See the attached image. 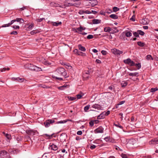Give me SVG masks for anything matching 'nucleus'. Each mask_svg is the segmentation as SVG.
<instances>
[{
    "mask_svg": "<svg viewBox=\"0 0 158 158\" xmlns=\"http://www.w3.org/2000/svg\"><path fill=\"white\" fill-rule=\"evenodd\" d=\"M56 74L59 76H63L66 78L67 76V72L65 69L62 68H59L57 69L56 71Z\"/></svg>",
    "mask_w": 158,
    "mask_h": 158,
    "instance_id": "obj_1",
    "label": "nucleus"
},
{
    "mask_svg": "<svg viewBox=\"0 0 158 158\" xmlns=\"http://www.w3.org/2000/svg\"><path fill=\"white\" fill-rule=\"evenodd\" d=\"M26 132L29 135L32 136L37 135L38 134V132L37 131L32 130H27Z\"/></svg>",
    "mask_w": 158,
    "mask_h": 158,
    "instance_id": "obj_2",
    "label": "nucleus"
},
{
    "mask_svg": "<svg viewBox=\"0 0 158 158\" xmlns=\"http://www.w3.org/2000/svg\"><path fill=\"white\" fill-rule=\"evenodd\" d=\"M123 62L125 64H127L131 66L135 65V63L130 58H128L126 60H124Z\"/></svg>",
    "mask_w": 158,
    "mask_h": 158,
    "instance_id": "obj_3",
    "label": "nucleus"
},
{
    "mask_svg": "<svg viewBox=\"0 0 158 158\" xmlns=\"http://www.w3.org/2000/svg\"><path fill=\"white\" fill-rule=\"evenodd\" d=\"M55 122V121L52 119H48L44 122V124L46 127H49L50 124H53Z\"/></svg>",
    "mask_w": 158,
    "mask_h": 158,
    "instance_id": "obj_4",
    "label": "nucleus"
},
{
    "mask_svg": "<svg viewBox=\"0 0 158 158\" xmlns=\"http://www.w3.org/2000/svg\"><path fill=\"white\" fill-rule=\"evenodd\" d=\"M140 23L143 25L148 24L149 22V20L147 18L142 19L140 21Z\"/></svg>",
    "mask_w": 158,
    "mask_h": 158,
    "instance_id": "obj_5",
    "label": "nucleus"
},
{
    "mask_svg": "<svg viewBox=\"0 0 158 158\" xmlns=\"http://www.w3.org/2000/svg\"><path fill=\"white\" fill-rule=\"evenodd\" d=\"M104 132V128L102 127H100L96 129L94 132L95 133H103Z\"/></svg>",
    "mask_w": 158,
    "mask_h": 158,
    "instance_id": "obj_6",
    "label": "nucleus"
},
{
    "mask_svg": "<svg viewBox=\"0 0 158 158\" xmlns=\"http://www.w3.org/2000/svg\"><path fill=\"white\" fill-rule=\"evenodd\" d=\"M111 52L115 55H119L123 53L122 51L119 50L116 48H114L111 50Z\"/></svg>",
    "mask_w": 158,
    "mask_h": 158,
    "instance_id": "obj_7",
    "label": "nucleus"
},
{
    "mask_svg": "<svg viewBox=\"0 0 158 158\" xmlns=\"http://www.w3.org/2000/svg\"><path fill=\"white\" fill-rule=\"evenodd\" d=\"M150 145L158 144V138H154L149 142Z\"/></svg>",
    "mask_w": 158,
    "mask_h": 158,
    "instance_id": "obj_8",
    "label": "nucleus"
},
{
    "mask_svg": "<svg viewBox=\"0 0 158 158\" xmlns=\"http://www.w3.org/2000/svg\"><path fill=\"white\" fill-rule=\"evenodd\" d=\"M34 23H29L25 25V27H27L26 29L27 30H31L34 27Z\"/></svg>",
    "mask_w": 158,
    "mask_h": 158,
    "instance_id": "obj_9",
    "label": "nucleus"
},
{
    "mask_svg": "<svg viewBox=\"0 0 158 158\" xmlns=\"http://www.w3.org/2000/svg\"><path fill=\"white\" fill-rule=\"evenodd\" d=\"M136 143V140L133 139L130 140L127 143L128 146H131L135 144Z\"/></svg>",
    "mask_w": 158,
    "mask_h": 158,
    "instance_id": "obj_10",
    "label": "nucleus"
},
{
    "mask_svg": "<svg viewBox=\"0 0 158 158\" xmlns=\"http://www.w3.org/2000/svg\"><path fill=\"white\" fill-rule=\"evenodd\" d=\"M104 139L107 142L113 143L115 142L114 140L110 136L106 137L104 138Z\"/></svg>",
    "mask_w": 158,
    "mask_h": 158,
    "instance_id": "obj_11",
    "label": "nucleus"
},
{
    "mask_svg": "<svg viewBox=\"0 0 158 158\" xmlns=\"http://www.w3.org/2000/svg\"><path fill=\"white\" fill-rule=\"evenodd\" d=\"M34 65L31 64H26L24 66V67L26 69H29L30 70H33L34 67Z\"/></svg>",
    "mask_w": 158,
    "mask_h": 158,
    "instance_id": "obj_12",
    "label": "nucleus"
},
{
    "mask_svg": "<svg viewBox=\"0 0 158 158\" xmlns=\"http://www.w3.org/2000/svg\"><path fill=\"white\" fill-rule=\"evenodd\" d=\"M92 107L99 110H102V107L101 105L98 104H95L93 105L92 106Z\"/></svg>",
    "mask_w": 158,
    "mask_h": 158,
    "instance_id": "obj_13",
    "label": "nucleus"
},
{
    "mask_svg": "<svg viewBox=\"0 0 158 158\" xmlns=\"http://www.w3.org/2000/svg\"><path fill=\"white\" fill-rule=\"evenodd\" d=\"M49 148L51 150H52L54 151L58 149L57 146L56 145L53 144H52V145H49Z\"/></svg>",
    "mask_w": 158,
    "mask_h": 158,
    "instance_id": "obj_14",
    "label": "nucleus"
},
{
    "mask_svg": "<svg viewBox=\"0 0 158 158\" xmlns=\"http://www.w3.org/2000/svg\"><path fill=\"white\" fill-rule=\"evenodd\" d=\"M105 114V111L102 112L98 116L97 119H101L104 118L106 116Z\"/></svg>",
    "mask_w": 158,
    "mask_h": 158,
    "instance_id": "obj_15",
    "label": "nucleus"
},
{
    "mask_svg": "<svg viewBox=\"0 0 158 158\" xmlns=\"http://www.w3.org/2000/svg\"><path fill=\"white\" fill-rule=\"evenodd\" d=\"M6 152L4 150L0 152V156L2 158H4L6 155Z\"/></svg>",
    "mask_w": 158,
    "mask_h": 158,
    "instance_id": "obj_16",
    "label": "nucleus"
},
{
    "mask_svg": "<svg viewBox=\"0 0 158 158\" xmlns=\"http://www.w3.org/2000/svg\"><path fill=\"white\" fill-rule=\"evenodd\" d=\"M40 31V29H36L31 31L30 33L31 35H34L36 34L39 33Z\"/></svg>",
    "mask_w": 158,
    "mask_h": 158,
    "instance_id": "obj_17",
    "label": "nucleus"
},
{
    "mask_svg": "<svg viewBox=\"0 0 158 158\" xmlns=\"http://www.w3.org/2000/svg\"><path fill=\"white\" fill-rule=\"evenodd\" d=\"M69 85H68L67 84H65L64 85H63L59 87L58 88V89L60 90H63L65 89V88H67L69 87Z\"/></svg>",
    "mask_w": 158,
    "mask_h": 158,
    "instance_id": "obj_18",
    "label": "nucleus"
},
{
    "mask_svg": "<svg viewBox=\"0 0 158 158\" xmlns=\"http://www.w3.org/2000/svg\"><path fill=\"white\" fill-rule=\"evenodd\" d=\"M62 23L61 22H52V24L54 26H58L59 25H61Z\"/></svg>",
    "mask_w": 158,
    "mask_h": 158,
    "instance_id": "obj_19",
    "label": "nucleus"
},
{
    "mask_svg": "<svg viewBox=\"0 0 158 158\" xmlns=\"http://www.w3.org/2000/svg\"><path fill=\"white\" fill-rule=\"evenodd\" d=\"M101 20L98 19H94L92 20V22L94 24H97L100 23Z\"/></svg>",
    "mask_w": 158,
    "mask_h": 158,
    "instance_id": "obj_20",
    "label": "nucleus"
},
{
    "mask_svg": "<svg viewBox=\"0 0 158 158\" xmlns=\"http://www.w3.org/2000/svg\"><path fill=\"white\" fill-rule=\"evenodd\" d=\"M42 62L45 65H50L51 64V63L49 62L47 60H46L44 58H42L41 60Z\"/></svg>",
    "mask_w": 158,
    "mask_h": 158,
    "instance_id": "obj_21",
    "label": "nucleus"
},
{
    "mask_svg": "<svg viewBox=\"0 0 158 158\" xmlns=\"http://www.w3.org/2000/svg\"><path fill=\"white\" fill-rule=\"evenodd\" d=\"M53 135H49L47 134H44V137L47 139H51L52 136Z\"/></svg>",
    "mask_w": 158,
    "mask_h": 158,
    "instance_id": "obj_22",
    "label": "nucleus"
},
{
    "mask_svg": "<svg viewBox=\"0 0 158 158\" xmlns=\"http://www.w3.org/2000/svg\"><path fill=\"white\" fill-rule=\"evenodd\" d=\"M15 20V22L17 21V22H19L20 24L23 23L24 21V20L22 19L19 18H16Z\"/></svg>",
    "mask_w": 158,
    "mask_h": 158,
    "instance_id": "obj_23",
    "label": "nucleus"
},
{
    "mask_svg": "<svg viewBox=\"0 0 158 158\" xmlns=\"http://www.w3.org/2000/svg\"><path fill=\"white\" fill-rule=\"evenodd\" d=\"M139 73L137 72H135L134 73H130L129 74V75L130 76H135L137 77L138 76Z\"/></svg>",
    "mask_w": 158,
    "mask_h": 158,
    "instance_id": "obj_24",
    "label": "nucleus"
},
{
    "mask_svg": "<svg viewBox=\"0 0 158 158\" xmlns=\"http://www.w3.org/2000/svg\"><path fill=\"white\" fill-rule=\"evenodd\" d=\"M109 16L110 18L114 19H116L118 18V16L114 14H111Z\"/></svg>",
    "mask_w": 158,
    "mask_h": 158,
    "instance_id": "obj_25",
    "label": "nucleus"
},
{
    "mask_svg": "<svg viewBox=\"0 0 158 158\" xmlns=\"http://www.w3.org/2000/svg\"><path fill=\"white\" fill-rule=\"evenodd\" d=\"M125 35L127 37H130L132 35V33L129 31H126L125 32Z\"/></svg>",
    "mask_w": 158,
    "mask_h": 158,
    "instance_id": "obj_26",
    "label": "nucleus"
},
{
    "mask_svg": "<svg viewBox=\"0 0 158 158\" xmlns=\"http://www.w3.org/2000/svg\"><path fill=\"white\" fill-rule=\"evenodd\" d=\"M111 30V28L110 27H106L104 28V31L106 32H109Z\"/></svg>",
    "mask_w": 158,
    "mask_h": 158,
    "instance_id": "obj_27",
    "label": "nucleus"
},
{
    "mask_svg": "<svg viewBox=\"0 0 158 158\" xmlns=\"http://www.w3.org/2000/svg\"><path fill=\"white\" fill-rule=\"evenodd\" d=\"M52 77L54 78H55V79H56L59 80L60 81L63 80V78H62L61 77H58L56 76L55 75H52Z\"/></svg>",
    "mask_w": 158,
    "mask_h": 158,
    "instance_id": "obj_28",
    "label": "nucleus"
},
{
    "mask_svg": "<svg viewBox=\"0 0 158 158\" xmlns=\"http://www.w3.org/2000/svg\"><path fill=\"white\" fill-rule=\"evenodd\" d=\"M83 13H85L86 14H89L90 12L88 10L84 11L83 10H80V14H82Z\"/></svg>",
    "mask_w": 158,
    "mask_h": 158,
    "instance_id": "obj_29",
    "label": "nucleus"
},
{
    "mask_svg": "<svg viewBox=\"0 0 158 158\" xmlns=\"http://www.w3.org/2000/svg\"><path fill=\"white\" fill-rule=\"evenodd\" d=\"M146 59L148 60H153V59L151 55H148L146 56Z\"/></svg>",
    "mask_w": 158,
    "mask_h": 158,
    "instance_id": "obj_30",
    "label": "nucleus"
},
{
    "mask_svg": "<svg viewBox=\"0 0 158 158\" xmlns=\"http://www.w3.org/2000/svg\"><path fill=\"white\" fill-rule=\"evenodd\" d=\"M127 84V82H123L121 83V86L122 87H126Z\"/></svg>",
    "mask_w": 158,
    "mask_h": 158,
    "instance_id": "obj_31",
    "label": "nucleus"
},
{
    "mask_svg": "<svg viewBox=\"0 0 158 158\" xmlns=\"http://www.w3.org/2000/svg\"><path fill=\"white\" fill-rule=\"evenodd\" d=\"M33 70L36 71H40V70H41V69L40 68L36 66H34Z\"/></svg>",
    "mask_w": 158,
    "mask_h": 158,
    "instance_id": "obj_32",
    "label": "nucleus"
},
{
    "mask_svg": "<svg viewBox=\"0 0 158 158\" xmlns=\"http://www.w3.org/2000/svg\"><path fill=\"white\" fill-rule=\"evenodd\" d=\"M80 50L83 52H85L86 51V49L85 47L82 46L81 45H80Z\"/></svg>",
    "mask_w": 158,
    "mask_h": 158,
    "instance_id": "obj_33",
    "label": "nucleus"
},
{
    "mask_svg": "<svg viewBox=\"0 0 158 158\" xmlns=\"http://www.w3.org/2000/svg\"><path fill=\"white\" fill-rule=\"evenodd\" d=\"M135 66L136 67L138 68V69H139L141 67V65L140 63H138V64H135Z\"/></svg>",
    "mask_w": 158,
    "mask_h": 158,
    "instance_id": "obj_34",
    "label": "nucleus"
},
{
    "mask_svg": "<svg viewBox=\"0 0 158 158\" xmlns=\"http://www.w3.org/2000/svg\"><path fill=\"white\" fill-rule=\"evenodd\" d=\"M90 107V105H88L85 107L84 108V111L85 112H87V111L89 110Z\"/></svg>",
    "mask_w": 158,
    "mask_h": 158,
    "instance_id": "obj_35",
    "label": "nucleus"
},
{
    "mask_svg": "<svg viewBox=\"0 0 158 158\" xmlns=\"http://www.w3.org/2000/svg\"><path fill=\"white\" fill-rule=\"evenodd\" d=\"M68 99L70 101H73L76 99V98L68 96L67 97Z\"/></svg>",
    "mask_w": 158,
    "mask_h": 158,
    "instance_id": "obj_36",
    "label": "nucleus"
},
{
    "mask_svg": "<svg viewBox=\"0 0 158 158\" xmlns=\"http://www.w3.org/2000/svg\"><path fill=\"white\" fill-rule=\"evenodd\" d=\"M137 44L141 47H143L144 46V43L141 42L140 41H139L137 42Z\"/></svg>",
    "mask_w": 158,
    "mask_h": 158,
    "instance_id": "obj_37",
    "label": "nucleus"
},
{
    "mask_svg": "<svg viewBox=\"0 0 158 158\" xmlns=\"http://www.w3.org/2000/svg\"><path fill=\"white\" fill-rule=\"evenodd\" d=\"M85 94L82 92H80V99L82 98H84L85 97Z\"/></svg>",
    "mask_w": 158,
    "mask_h": 158,
    "instance_id": "obj_38",
    "label": "nucleus"
},
{
    "mask_svg": "<svg viewBox=\"0 0 158 158\" xmlns=\"http://www.w3.org/2000/svg\"><path fill=\"white\" fill-rule=\"evenodd\" d=\"M72 31L75 32H78L79 31V28H72Z\"/></svg>",
    "mask_w": 158,
    "mask_h": 158,
    "instance_id": "obj_39",
    "label": "nucleus"
},
{
    "mask_svg": "<svg viewBox=\"0 0 158 158\" xmlns=\"http://www.w3.org/2000/svg\"><path fill=\"white\" fill-rule=\"evenodd\" d=\"M158 90V88L156 87L155 88H152L151 89L150 92H154Z\"/></svg>",
    "mask_w": 158,
    "mask_h": 158,
    "instance_id": "obj_40",
    "label": "nucleus"
},
{
    "mask_svg": "<svg viewBox=\"0 0 158 158\" xmlns=\"http://www.w3.org/2000/svg\"><path fill=\"white\" fill-rule=\"evenodd\" d=\"M68 120H62V121H58L56 123L57 124H61V123H66Z\"/></svg>",
    "mask_w": 158,
    "mask_h": 158,
    "instance_id": "obj_41",
    "label": "nucleus"
},
{
    "mask_svg": "<svg viewBox=\"0 0 158 158\" xmlns=\"http://www.w3.org/2000/svg\"><path fill=\"white\" fill-rule=\"evenodd\" d=\"M114 125L117 127H119L121 129H123V127L118 123L117 124L114 123Z\"/></svg>",
    "mask_w": 158,
    "mask_h": 158,
    "instance_id": "obj_42",
    "label": "nucleus"
},
{
    "mask_svg": "<svg viewBox=\"0 0 158 158\" xmlns=\"http://www.w3.org/2000/svg\"><path fill=\"white\" fill-rule=\"evenodd\" d=\"M44 20H45V19L44 18H42L37 19L36 20V21H37V23H39L42 22Z\"/></svg>",
    "mask_w": 158,
    "mask_h": 158,
    "instance_id": "obj_43",
    "label": "nucleus"
},
{
    "mask_svg": "<svg viewBox=\"0 0 158 158\" xmlns=\"http://www.w3.org/2000/svg\"><path fill=\"white\" fill-rule=\"evenodd\" d=\"M24 80V79L23 78H20L18 77L17 81L20 82H23Z\"/></svg>",
    "mask_w": 158,
    "mask_h": 158,
    "instance_id": "obj_44",
    "label": "nucleus"
},
{
    "mask_svg": "<svg viewBox=\"0 0 158 158\" xmlns=\"http://www.w3.org/2000/svg\"><path fill=\"white\" fill-rule=\"evenodd\" d=\"M106 12L107 13L110 14L112 12V10L110 9H107L106 10Z\"/></svg>",
    "mask_w": 158,
    "mask_h": 158,
    "instance_id": "obj_45",
    "label": "nucleus"
},
{
    "mask_svg": "<svg viewBox=\"0 0 158 158\" xmlns=\"http://www.w3.org/2000/svg\"><path fill=\"white\" fill-rule=\"evenodd\" d=\"M94 38V36L91 35H89L87 36V38L88 39H91Z\"/></svg>",
    "mask_w": 158,
    "mask_h": 158,
    "instance_id": "obj_46",
    "label": "nucleus"
},
{
    "mask_svg": "<svg viewBox=\"0 0 158 158\" xmlns=\"http://www.w3.org/2000/svg\"><path fill=\"white\" fill-rule=\"evenodd\" d=\"M86 56V54L85 53L82 52H80V56L84 57Z\"/></svg>",
    "mask_w": 158,
    "mask_h": 158,
    "instance_id": "obj_47",
    "label": "nucleus"
},
{
    "mask_svg": "<svg viewBox=\"0 0 158 158\" xmlns=\"http://www.w3.org/2000/svg\"><path fill=\"white\" fill-rule=\"evenodd\" d=\"M119 10V9L116 7H114L113 8V10L114 12H116Z\"/></svg>",
    "mask_w": 158,
    "mask_h": 158,
    "instance_id": "obj_48",
    "label": "nucleus"
},
{
    "mask_svg": "<svg viewBox=\"0 0 158 158\" xmlns=\"http://www.w3.org/2000/svg\"><path fill=\"white\" fill-rule=\"evenodd\" d=\"M138 31L139 32V34H140V35H144V32L143 31H142L138 30Z\"/></svg>",
    "mask_w": 158,
    "mask_h": 158,
    "instance_id": "obj_49",
    "label": "nucleus"
},
{
    "mask_svg": "<svg viewBox=\"0 0 158 158\" xmlns=\"http://www.w3.org/2000/svg\"><path fill=\"white\" fill-rule=\"evenodd\" d=\"M87 34V33L85 32H82L81 31H80V36L81 35H86Z\"/></svg>",
    "mask_w": 158,
    "mask_h": 158,
    "instance_id": "obj_50",
    "label": "nucleus"
},
{
    "mask_svg": "<svg viewBox=\"0 0 158 158\" xmlns=\"http://www.w3.org/2000/svg\"><path fill=\"white\" fill-rule=\"evenodd\" d=\"M5 136L8 139H10L11 138V136L10 135L8 134H5Z\"/></svg>",
    "mask_w": 158,
    "mask_h": 158,
    "instance_id": "obj_51",
    "label": "nucleus"
},
{
    "mask_svg": "<svg viewBox=\"0 0 158 158\" xmlns=\"http://www.w3.org/2000/svg\"><path fill=\"white\" fill-rule=\"evenodd\" d=\"M121 156L123 158H127V156L123 153H122L121 155Z\"/></svg>",
    "mask_w": 158,
    "mask_h": 158,
    "instance_id": "obj_52",
    "label": "nucleus"
},
{
    "mask_svg": "<svg viewBox=\"0 0 158 158\" xmlns=\"http://www.w3.org/2000/svg\"><path fill=\"white\" fill-rule=\"evenodd\" d=\"M133 34L135 37H138L139 36V34L138 31H137V32H134Z\"/></svg>",
    "mask_w": 158,
    "mask_h": 158,
    "instance_id": "obj_53",
    "label": "nucleus"
},
{
    "mask_svg": "<svg viewBox=\"0 0 158 158\" xmlns=\"http://www.w3.org/2000/svg\"><path fill=\"white\" fill-rule=\"evenodd\" d=\"M86 133V131H85L84 130H83L82 131H80V135H81L83 133L84 134H85Z\"/></svg>",
    "mask_w": 158,
    "mask_h": 158,
    "instance_id": "obj_54",
    "label": "nucleus"
},
{
    "mask_svg": "<svg viewBox=\"0 0 158 158\" xmlns=\"http://www.w3.org/2000/svg\"><path fill=\"white\" fill-rule=\"evenodd\" d=\"M96 147V145H91L90 147V148L91 149H95Z\"/></svg>",
    "mask_w": 158,
    "mask_h": 158,
    "instance_id": "obj_55",
    "label": "nucleus"
},
{
    "mask_svg": "<svg viewBox=\"0 0 158 158\" xmlns=\"http://www.w3.org/2000/svg\"><path fill=\"white\" fill-rule=\"evenodd\" d=\"M12 27L15 29H19V26L14 25Z\"/></svg>",
    "mask_w": 158,
    "mask_h": 158,
    "instance_id": "obj_56",
    "label": "nucleus"
},
{
    "mask_svg": "<svg viewBox=\"0 0 158 158\" xmlns=\"http://www.w3.org/2000/svg\"><path fill=\"white\" fill-rule=\"evenodd\" d=\"M73 51H74V53H75L77 55H79L78 50H77V49H76L74 50Z\"/></svg>",
    "mask_w": 158,
    "mask_h": 158,
    "instance_id": "obj_57",
    "label": "nucleus"
},
{
    "mask_svg": "<svg viewBox=\"0 0 158 158\" xmlns=\"http://www.w3.org/2000/svg\"><path fill=\"white\" fill-rule=\"evenodd\" d=\"M10 26V25H9V23L5 24L2 26V27H9Z\"/></svg>",
    "mask_w": 158,
    "mask_h": 158,
    "instance_id": "obj_58",
    "label": "nucleus"
},
{
    "mask_svg": "<svg viewBox=\"0 0 158 158\" xmlns=\"http://www.w3.org/2000/svg\"><path fill=\"white\" fill-rule=\"evenodd\" d=\"M94 122L93 121H91L89 122V125L91 127H92L94 125Z\"/></svg>",
    "mask_w": 158,
    "mask_h": 158,
    "instance_id": "obj_59",
    "label": "nucleus"
},
{
    "mask_svg": "<svg viewBox=\"0 0 158 158\" xmlns=\"http://www.w3.org/2000/svg\"><path fill=\"white\" fill-rule=\"evenodd\" d=\"M85 27L80 26V31H81L82 30H85Z\"/></svg>",
    "mask_w": 158,
    "mask_h": 158,
    "instance_id": "obj_60",
    "label": "nucleus"
},
{
    "mask_svg": "<svg viewBox=\"0 0 158 158\" xmlns=\"http://www.w3.org/2000/svg\"><path fill=\"white\" fill-rule=\"evenodd\" d=\"M101 53L103 55H106L107 54V52L104 50H102L101 51Z\"/></svg>",
    "mask_w": 158,
    "mask_h": 158,
    "instance_id": "obj_61",
    "label": "nucleus"
},
{
    "mask_svg": "<svg viewBox=\"0 0 158 158\" xmlns=\"http://www.w3.org/2000/svg\"><path fill=\"white\" fill-rule=\"evenodd\" d=\"M100 13L101 15H105V13H106V11H103L101 10L100 11Z\"/></svg>",
    "mask_w": 158,
    "mask_h": 158,
    "instance_id": "obj_62",
    "label": "nucleus"
},
{
    "mask_svg": "<svg viewBox=\"0 0 158 158\" xmlns=\"http://www.w3.org/2000/svg\"><path fill=\"white\" fill-rule=\"evenodd\" d=\"M17 32L16 31H13L12 32H11L10 34H14L15 35H17Z\"/></svg>",
    "mask_w": 158,
    "mask_h": 158,
    "instance_id": "obj_63",
    "label": "nucleus"
},
{
    "mask_svg": "<svg viewBox=\"0 0 158 158\" xmlns=\"http://www.w3.org/2000/svg\"><path fill=\"white\" fill-rule=\"evenodd\" d=\"M125 101H121L119 102V103L118 104V105H122V104H123V103H125Z\"/></svg>",
    "mask_w": 158,
    "mask_h": 158,
    "instance_id": "obj_64",
    "label": "nucleus"
}]
</instances>
